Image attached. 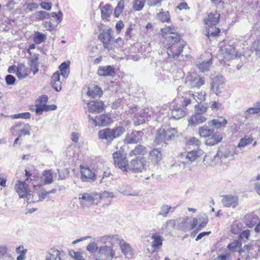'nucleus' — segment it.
Listing matches in <instances>:
<instances>
[{
    "label": "nucleus",
    "mask_w": 260,
    "mask_h": 260,
    "mask_svg": "<svg viewBox=\"0 0 260 260\" xmlns=\"http://www.w3.org/2000/svg\"><path fill=\"white\" fill-rule=\"evenodd\" d=\"M177 98L180 100L182 106L186 107L191 103L192 100H194L198 104H201L205 100V93L201 91L193 93L191 91H184L183 87L179 86Z\"/></svg>",
    "instance_id": "obj_1"
},
{
    "label": "nucleus",
    "mask_w": 260,
    "mask_h": 260,
    "mask_svg": "<svg viewBox=\"0 0 260 260\" xmlns=\"http://www.w3.org/2000/svg\"><path fill=\"white\" fill-rule=\"evenodd\" d=\"M167 54L169 58L178 56L185 45L184 41H181L180 35L174 34V36L166 38Z\"/></svg>",
    "instance_id": "obj_2"
},
{
    "label": "nucleus",
    "mask_w": 260,
    "mask_h": 260,
    "mask_svg": "<svg viewBox=\"0 0 260 260\" xmlns=\"http://www.w3.org/2000/svg\"><path fill=\"white\" fill-rule=\"evenodd\" d=\"M125 128L122 126H116L114 128H106L98 132L100 139L105 141L108 144L116 138L119 137L125 132Z\"/></svg>",
    "instance_id": "obj_3"
},
{
    "label": "nucleus",
    "mask_w": 260,
    "mask_h": 260,
    "mask_svg": "<svg viewBox=\"0 0 260 260\" xmlns=\"http://www.w3.org/2000/svg\"><path fill=\"white\" fill-rule=\"evenodd\" d=\"M126 172H132L134 173H140L144 169L146 160L142 156H134L129 157Z\"/></svg>",
    "instance_id": "obj_4"
},
{
    "label": "nucleus",
    "mask_w": 260,
    "mask_h": 260,
    "mask_svg": "<svg viewBox=\"0 0 260 260\" xmlns=\"http://www.w3.org/2000/svg\"><path fill=\"white\" fill-rule=\"evenodd\" d=\"M113 158L115 167L121 169L123 172L127 171V165L128 160L126 154L123 151L118 150L113 153Z\"/></svg>",
    "instance_id": "obj_5"
},
{
    "label": "nucleus",
    "mask_w": 260,
    "mask_h": 260,
    "mask_svg": "<svg viewBox=\"0 0 260 260\" xmlns=\"http://www.w3.org/2000/svg\"><path fill=\"white\" fill-rule=\"evenodd\" d=\"M185 83L191 89L193 88H200L205 84V80L197 74L192 73L187 75L185 78Z\"/></svg>",
    "instance_id": "obj_6"
},
{
    "label": "nucleus",
    "mask_w": 260,
    "mask_h": 260,
    "mask_svg": "<svg viewBox=\"0 0 260 260\" xmlns=\"http://www.w3.org/2000/svg\"><path fill=\"white\" fill-rule=\"evenodd\" d=\"M99 194L96 192H83L79 194V200L81 205L89 207L98 200Z\"/></svg>",
    "instance_id": "obj_7"
},
{
    "label": "nucleus",
    "mask_w": 260,
    "mask_h": 260,
    "mask_svg": "<svg viewBox=\"0 0 260 260\" xmlns=\"http://www.w3.org/2000/svg\"><path fill=\"white\" fill-rule=\"evenodd\" d=\"M89 121H91L95 126H106L110 124L112 120L110 116L107 114H101L100 116L93 118L91 115H88Z\"/></svg>",
    "instance_id": "obj_8"
},
{
    "label": "nucleus",
    "mask_w": 260,
    "mask_h": 260,
    "mask_svg": "<svg viewBox=\"0 0 260 260\" xmlns=\"http://www.w3.org/2000/svg\"><path fill=\"white\" fill-rule=\"evenodd\" d=\"M15 189L18 194L19 198H27L29 200L30 197V191L28 185L25 181L18 180L15 185Z\"/></svg>",
    "instance_id": "obj_9"
},
{
    "label": "nucleus",
    "mask_w": 260,
    "mask_h": 260,
    "mask_svg": "<svg viewBox=\"0 0 260 260\" xmlns=\"http://www.w3.org/2000/svg\"><path fill=\"white\" fill-rule=\"evenodd\" d=\"M98 253L100 260L111 259L115 255L112 246L106 245L100 246Z\"/></svg>",
    "instance_id": "obj_10"
},
{
    "label": "nucleus",
    "mask_w": 260,
    "mask_h": 260,
    "mask_svg": "<svg viewBox=\"0 0 260 260\" xmlns=\"http://www.w3.org/2000/svg\"><path fill=\"white\" fill-rule=\"evenodd\" d=\"M144 133L140 131H133L131 133H127L125 137L124 142L127 144H137L143 138Z\"/></svg>",
    "instance_id": "obj_11"
},
{
    "label": "nucleus",
    "mask_w": 260,
    "mask_h": 260,
    "mask_svg": "<svg viewBox=\"0 0 260 260\" xmlns=\"http://www.w3.org/2000/svg\"><path fill=\"white\" fill-rule=\"evenodd\" d=\"M88 110L89 112L99 113L105 110L104 102L101 100H93L87 104Z\"/></svg>",
    "instance_id": "obj_12"
},
{
    "label": "nucleus",
    "mask_w": 260,
    "mask_h": 260,
    "mask_svg": "<svg viewBox=\"0 0 260 260\" xmlns=\"http://www.w3.org/2000/svg\"><path fill=\"white\" fill-rule=\"evenodd\" d=\"M212 80L211 88L213 92L217 95L220 92V89L223 88V84L225 82V80L221 75H217L213 77Z\"/></svg>",
    "instance_id": "obj_13"
},
{
    "label": "nucleus",
    "mask_w": 260,
    "mask_h": 260,
    "mask_svg": "<svg viewBox=\"0 0 260 260\" xmlns=\"http://www.w3.org/2000/svg\"><path fill=\"white\" fill-rule=\"evenodd\" d=\"M221 202L226 207L235 208L239 203V198L237 196L225 195L222 197Z\"/></svg>",
    "instance_id": "obj_14"
},
{
    "label": "nucleus",
    "mask_w": 260,
    "mask_h": 260,
    "mask_svg": "<svg viewBox=\"0 0 260 260\" xmlns=\"http://www.w3.org/2000/svg\"><path fill=\"white\" fill-rule=\"evenodd\" d=\"M12 129L17 132L19 137L30 135V126L28 124L18 123L12 127Z\"/></svg>",
    "instance_id": "obj_15"
},
{
    "label": "nucleus",
    "mask_w": 260,
    "mask_h": 260,
    "mask_svg": "<svg viewBox=\"0 0 260 260\" xmlns=\"http://www.w3.org/2000/svg\"><path fill=\"white\" fill-rule=\"evenodd\" d=\"M111 32L112 30L109 28L100 34V38L102 41L104 47L108 50L111 49V47H109V43L114 39Z\"/></svg>",
    "instance_id": "obj_16"
},
{
    "label": "nucleus",
    "mask_w": 260,
    "mask_h": 260,
    "mask_svg": "<svg viewBox=\"0 0 260 260\" xmlns=\"http://www.w3.org/2000/svg\"><path fill=\"white\" fill-rule=\"evenodd\" d=\"M82 181L84 182H91L95 181L96 175L89 168H84L81 171Z\"/></svg>",
    "instance_id": "obj_17"
},
{
    "label": "nucleus",
    "mask_w": 260,
    "mask_h": 260,
    "mask_svg": "<svg viewBox=\"0 0 260 260\" xmlns=\"http://www.w3.org/2000/svg\"><path fill=\"white\" fill-rule=\"evenodd\" d=\"M97 74L100 76H111L115 74L113 67L111 66H100L97 71Z\"/></svg>",
    "instance_id": "obj_18"
},
{
    "label": "nucleus",
    "mask_w": 260,
    "mask_h": 260,
    "mask_svg": "<svg viewBox=\"0 0 260 260\" xmlns=\"http://www.w3.org/2000/svg\"><path fill=\"white\" fill-rule=\"evenodd\" d=\"M206 120V118L202 114L196 113L188 119V125L195 126L203 123Z\"/></svg>",
    "instance_id": "obj_19"
},
{
    "label": "nucleus",
    "mask_w": 260,
    "mask_h": 260,
    "mask_svg": "<svg viewBox=\"0 0 260 260\" xmlns=\"http://www.w3.org/2000/svg\"><path fill=\"white\" fill-rule=\"evenodd\" d=\"M87 94L92 98H100L103 94V90L97 85H92L88 88Z\"/></svg>",
    "instance_id": "obj_20"
},
{
    "label": "nucleus",
    "mask_w": 260,
    "mask_h": 260,
    "mask_svg": "<svg viewBox=\"0 0 260 260\" xmlns=\"http://www.w3.org/2000/svg\"><path fill=\"white\" fill-rule=\"evenodd\" d=\"M147 148L145 146L138 145L133 150L130 151L128 156L129 157H133L138 156V155H144L147 153Z\"/></svg>",
    "instance_id": "obj_21"
},
{
    "label": "nucleus",
    "mask_w": 260,
    "mask_h": 260,
    "mask_svg": "<svg viewBox=\"0 0 260 260\" xmlns=\"http://www.w3.org/2000/svg\"><path fill=\"white\" fill-rule=\"evenodd\" d=\"M235 151L231 150L230 149H225L223 150H219L217 154L215 155L214 158L216 157H219L221 161L230 157L231 156H233L235 154Z\"/></svg>",
    "instance_id": "obj_22"
},
{
    "label": "nucleus",
    "mask_w": 260,
    "mask_h": 260,
    "mask_svg": "<svg viewBox=\"0 0 260 260\" xmlns=\"http://www.w3.org/2000/svg\"><path fill=\"white\" fill-rule=\"evenodd\" d=\"M222 139V137L220 133H213V134L207 139L206 144L207 145L213 146L219 143Z\"/></svg>",
    "instance_id": "obj_23"
},
{
    "label": "nucleus",
    "mask_w": 260,
    "mask_h": 260,
    "mask_svg": "<svg viewBox=\"0 0 260 260\" xmlns=\"http://www.w3.org/2000/svg\"><path fill=\"white\" fill-rule=\"evenodd\" d=\"M149 156L153 164H158L162 158L161 152L159 149L154 148L150 152Z\"/></svg>",
    "instance_id": "obj_24"
},
{
    "label": "nucleus",
    "mask_w": 260,
    "mask_h": 260,
    "mask_svg": "<svg viewBox=\"0 0 260 260\" xmlns=\"http://www.w3.org/2000/svg\"><path fill=\"white\" fill-rule=\"evenodd\" d=\"M219 18L220 14L217 12L211 13L208 15V18L205 20V23L208 26H215L218 23Z\"/></svg>",
    "instance_id": "obj_25"
},
{
    "label": "nucleus",
    "mask_w": 260,
    "mask_h": 260,
    "mask_svg": "<svg viewBox=\"0 0 260 260\" xmlns=\"http://www.w3.org/2000/svg\"><path fill=\"white\" fill-rule=\"evenodd\" d=\"M259 218L257 215L251 213L245 216V223L249 228H252L258 221Z\"/></svg>",
    "instance_id": "obj_26"
},
{
    "label": "nucleus",
    "mask_w": 260,
    "mask_h": 260,
    "mask_svg": "<svg viewBox=\"0 0 260 260\" xmlns=\"http://www.w3.org/2000/svg\"><path fill=\"white\" fill-rule=\"evenodd\" d=\"M188 218H179L176 219V229L181 231H187L189 229Z\"/></svg>",
    "instance_id": "obj_27"
},
{
    "label": "nucleus",
    "mask_w": 260,
    "mask_h": 260,
    "mask_svg": "<svg viewBox=\"0 0 260 260\" xmlns=\"http://www.w3.org/2000/svg\"><path fill=\"white\" fill-rule=\"evenodd\" d=\"M16 75L19 79L25 78L28 76L27 70L24 64L20 63L18 64Z\"/></svg>",
    "instance_id": "obj_28"
},
{
    "label": "nucleus",
    "mask_w": 260,
    "mask_h": 260,
    "mask_svg": "<svg viewBox=\"0 0 260 260\" xmlns=\"http://www.w3.org/2000/svg\"><path fill=\"white\" fill-rule=\"evenodd\" d=\"M227 120L222 117H220L219 119H213L211 121L208 122L209 125L214 126L216 128H219L224 126L227 124Z\"/></svg>",
    "instance_id": "obj_29"
},
{
    "label": "nucleus",
    "mask_w": 260,
    "mask_h": 260,
    "mask_svg": "<svg viewBox=\"0 0 260 260\" xmlns=\"http://www.w3.org/2000/svg\"><path fill=\"white\" fill-rule=\"evenodd\" d=\"M212 64L211 58L207 60L202 61V62L197 61V67L202 72H205L209 70L210 67Z\"/></svg>",
    "instance_id": "obj_30"
},
{
    "label": "nucleus",
    "mask_w": 260,
    "mask_h": 260,
    "mask_svg": "<svg viewBox=\"0 0 260 260\" xmlns=\"http://www.w3.org/2000/svg\"><path fill=\"white\" fill-rule=\"evenodd\" d=\"M60 252L58 250L51 248L46 255L45 260H61Z\"/></svg>",
    "instance_id": "obj_31"
},
{
    "label": "nucleus",
    "mask_w": 260,
    "mask_h": 260,
    "mask_svg": "<svg viewBox=\"0 0 260 260\" xmlns=\"http://www.w3.org/2000/svg\"><path fill=\"white\" fill-rule=\"evenodd\" d=\"M201 150H192L187 153L186 158L190 162L194 161L197 158L199 157L202 154Z\"/></svg>",
    "instance_id": "obj_32"
},
{
    "label": "nucleus",
    "mask_w": 260,
    "mask_h": 260,
    "mask_svg": "<svg viewBox=\"0 0 260 260\" xmlns=\"http://www.w3.org/2000/svg\"><path fill=\"white\" fill-rule=\"evenodd\" d=\"M172 116L174 119L178 120L186 115V112L180 108H175L172 110Z\"/></svg>",
    "instance_id": "obj_33"
},
{
    "label": "nucleus",
    "mask_w": 260,
    "mask_h": 260,
    "mask_svg": "<svg viewBox=\"0 0 260 260\" xmlns=\"http://www.w3.org/2000/svg\"><path fill=\"white\" fill-rule=\"evenodd\" d=\"M213 132L214 129L210 128L207 125H204L199 128V134L202 137H209Z\"/></svg>",
    "instance_id": "obj_34"
},
{
    "label": "nucleus",
    "mask_w": 260,
    "mask_h": 260,
    "mask_svg": "<svg viewBox=\"0 0 260 260\" xmlns=\"http://www.w3.org/2000/svg\"><path fill=\"white\" fill-rule=\"evenodd\" d=\"M122 252L127 257H131L133 255L132 249L131 246L124 241L122 242L120 245Z\"/></svg>",
    "instance_id": "obj_35"
},
{
    "label": "nucleus",
    "mask_w": 260,
    "mask_h": 260,
    "mask_svg": "<svg viewBox=\"0 0 260 260\" xmlns=\"http://www.w3.org/2000/svg\"><path fill=\"white\" fill-rule=\"evenodd\" d=\"M101 11L102 18L103 19H107L111 16L113 12V8L110 4H106L101 8Z\"/></svg>",
    "instance_id": "obj_36"
},
{
    "label": "nucleus",
    "mask_w": 260,
    "mask_h": 260,
    "mask_svg": "<svg viewBox=\"0 0 260 260\" xmlns=\"http://www.w3.org/2000/svg\"><path fill=\"white\" fill-rule=\"evenodd\" d=\"M164 135L165 137L166 144H168V142L176 137V131L175 128H169L167 130L164 129Z\"/></svg>",
    "instance_id": "obj_37"
},
{
    "label": "nucleus",
    "mask_w": 260,
    "mask_h": 260,
    "mask_svg": "<svg viewBox=\"0 0 260 260\" xmlns=\"http://www.w3.org/2000/svg\"><path fill=\"white\" fill-rule=\"evenodd\" d=\"M59 69L60 72V75L66 79L70 73L69 63L66 62H62L59 66Z\"/></svg>",
    "instance_id": "obj_38"
},
{
    "label": "nucleus",
    "mask_w": 260,
    "mask_h": 260,
    "mask_svg": "<svg viewBox=\"0 0 260 260\" xmlns=\"http://www.w3.org/2000/svg\"><path fill=\"white\" fill-rule=\"evenodd\" d=\"M42 175L44 184H49L53 182V174L51 170H45Z\"/></svg>",
    "instance_id": "obj_39"
},
{
    "label": "nucleus",
    "mask_w": 260,
    "mask_h": 260,
    "mask_svg": "<svg viewBox=\"0 0 260 260\" xmlns=\"http://www.w3.org/2000/svg\"><path fill=\"white\" fill-rule=\"evenodd\" d=\"M176 29L174 26H172L170 27H166L165 28H163L161 29V31L162 32V34L164 37H165V38L166 39L168 37H171V36H174V34L175 35H179L177 33H176L175 31Z\"/></svg>",
    "instance_id": "obj_40"
},
{
    "label": "nucleus",
    "mask_w": 260,
    "mask_h": 260,
    "mask_svg": "<svg viewBox=\"0 0 260 260\" xmlns=\"http://www.w3.org/2000/svg\"><path fill=\"white\" fill-rule=\"evenodd\" d=\"M225 53L229 55L230 58L236 56L237 52L234 44L226 45L223 49Z\"/></svg>",
    "instance_id": "obj_41"
},
{
    "label": "nucleus",
    "mask_w": 260,
    "mask_h": 260,
    "mask_svg": "<svg viewBox=\"0 0 260 260\" xmlns=\"http://www.w3.org/2000/svg\"><path fill=\"white\" fill-rule=\"evenodd\" d=\"M165 142L166 143L165 137L164 135V129L159 128L157 132L156 138L155 139V143L156 144H160L161 143Z\"/></svg>",
    "instance_id": "obj_42"
},
{
    "label": "nucleus",
    "mask_w": 260,
    "mask_h": 260,
    "mask_svg": "<svg viewBox=\"0 0 260 260\" xmlns=\"http://www.w3.org/2000/svg\"><path fill=\"white\" fill-rule=\"evenodd\" d=\"M253 141V138L251 137L245 136L244 138H241L239 143L237 146V147L242 148L252 143Z\"/></svg>",
    "instance_id": "obj_43"
},
{
    "label": "nucleus",
    "mask_w": 260,
    "mask_h": 260,
    "mask_svg": "<svg viewBox=\"0 0 260 260\" xmlns=\"http://www.w3.org/2000/svg\"><path fill=\"white\" fill-rule=\"evenodd\" d=\"M242 228V223L240 221L236 220L231 224V231L234 234H238L241 232Z\"/></svg>",
    "instance_id": "obj_44"
},
{
    "label": "nucleus",
    "mask_w": 260,
    "mask_h": 260,
    "mask_svg": "<svg viewBox=\"0 0 260 260\" xmlns=\"http://www.w3.org/2000/svg\"><path fill=\"white\" fill-rule=\"evenodd\" d=\"M157 16L162 22H169L170 20V14L168 11H163L161 9V11L158 13Z\"/></svg>",
    "instance_id": "obj_45"
},
{
    "label": "nucleus",
    "mask_w": 260,
    "mask_h": 260,
    "mask_svg": "<svg viewBox=\"0 0 260 260\" xmlns=\"http://www.w3.org/2000/svg\"><path fill=\"white\" fill-rule=\"evenodd\" d=\"M124 8V0H120L114 9V15L118 18L122 12Z\"/></svg>",
    "instance_id": "obj_46"
},
{
    "label": "nucleus",
    "mask_w": 260,
    "mask_h": 260,
    "mask_svg": "<svg viewBox=\"0 0 260 260\" xmlns=\"http://www.w3.org/2000/svg\"><path fill=\"white\" fill-rule=\"evenodd\" d=\"M46 39L45 34L37 31L35 32L34 41L36 44H40L44 42Z\"/></svg>",
    "instance_id": "obj_47"
},
{
    "label": "nucleus",
    "mask_w": 260,
    "mask_h": 260,
    "mask_svg": "<svg viewBox=\"0 0 260 260\" xmlns=\"http://www.w3.org/2000/svg\"><path fill=\"white\" fill-rule=\"evenodd\" d=\"M210 28L208 29L206 35L209 37H216L219 36L220 30L219 28L215 26H209Z\"/></svg>",
    "instance_id": "obj_48"
},
{
    "label": "nucleus",
    "mask_w": 260,
    "mask_h": 260,
    "mask_svg": "<svg viewBox=\"0 0 260 260\" xmlns=\"http://www.w3.org/2000/svg\"><path fill=\"white\" fill-rule=\"evenodd\" d=\"M256 104L257 106L255 107L250 108L246 111L245 114L246 119L249 118L250 114H255L260 112V103L257 102Z\"/></svg>",
    "instance_id": "obj_49"
},
{
    "label": "nucleus",
    "mask_w": 260,
    "mask_h": 260,
    "mask_svg": "<svg viewBox=\"0 0 260 260\" xmlns=\"http://www.w3.org/2000/svg\"><path fill=\"white\" fill-rule=\"evenodd\" d=\"M146 0H134L133 4V8L136 11H140L143 9Z\"/></svg>",
    "instance_id": "obj_50"
},
{
    "label": "nucleus",
    "mask_w": 260,
    "mask_h": 260,
    "mask_svg": "<svg viewBox=\"0 0 260 260\" xmlns=\"http://www.w3.org/2000/svg\"><path fill=\"white\" fill-rule=\"evenodd\" d=\"M176 219H170L167 220L165 224L163 225V230H165L166 231V232H168V231L171 230L172 229H176Z\"/></svg>",
    "instance_id": "obj_51"
},
{
    "label": "nucleus",
    "mask_w": 260,
    "mask_h": 260,
    "mask_svg": "<svg viewBox=\"0 0 260 260\" xmlns=\"http://www.w3.org/2000/svg\"><path fill=\"white\" fill-rule=\"evenodd\" d=\"M96 240L97 241V243H98L99 244H104V245H105L109 243H111V235H106L98 237Z\"/></svg>",
    "instance_id": "obj_52"
},
{
    "label": "nucleus",
    "mask_w": 260,
    "mask_h": 260,
    "mask_svg": "<svg viewBox=\"0 0 260 260\" xmlns=\"http://www.w3.org/2000/svg\"><path fill=\"white\" fill-rule=\"evenodd\" d=\"M35 17L38 20L47 19L50 17V14L44 11L36 12L35 14Z\"/></svg>",
    "instance_id": "obj_53"
},
{
    "label": "nucleus",
    "mask_w": 260,
    "mask_h": 260,
    "mask_svg": "<svg viewBox=\"0 0 260 260\" xmlns=\"http://www.w3.org/2000/svg\"><path fill=\"white\" fill-rule=\"evenodd\" d=\"M172 209H173L172 207L169 205L166 204L162 205L160 207L158 215L162 216L163 217H167L169 211Z\"/></svg>",
    "instance_id": "obj_54"
},
{
    "label": "nucleus",
    "mask_w": 260,
    "mask_h": 260,
    "mask_svg": "<svg viewBox=\"0 0 260 260\" xmlns=\"http://www.w3.org/2000/svg\"><path fill=\"white\" fill-rule=\"evenodd\" d=\"M153 241L152 242V246L154 248H157L162 245V237L160 236L153 235L152 237Z\"/></svg>",
    "instance_id": "obj_55"
},
{
    "label": "nucleus",
    "mask_w": 260,
    "mask_h": 260,
    "mask_svg": "<svg viewBox=\"0 0 260 260\" xmlns=\"http://www.w3.org/2000/svg\"><path fill=\"white\" fill-rule=\"evenodd\" d=\"M98 243L95 241L90 242L86 246V250L90 253L98 252L99 247L98 246Z\"/></svg>",
    "instance_id": "obj_56"
},
{
    "label": "nucleus",
    "mask_w": 260,
    "mask_h": 260,
    "mask_svg": "<svg viewBox=\"0 0 260 260\" xmlns=\"http://www.w3.org/2000/svg\"><path fill=\"white\" fill-rule=\"evenodd\" d=\"M207 108L208 106L206 103L202 104V103L198 104L195 106L196 113H200V114H202L207 111Z\"/></svg>",
    "instance_id": "obj_57"
},
{
    "label": "nucleus",
    "mask_w": 260,
    "mask_h": 260,
    "mask_svg": "<svg viewBox=\"0 0 260 260\" xmlns=\"http://www.w3.org/2000/svg\"><path fill=\"white\" fill-rule=\"evenodd\" d=\"M242 243L239 240H235L228 246V248L232 251H237L241 247Z\"/></svg>",
    "instance_id": "obj_58"
},
{
    "label": "nucleus",
    "mask_w": 260,
    "mask_h": 260,
    "mask_svg": "<svg viewBox=\"0 0 260 260\" xmlns=\"http://www.w3.org/2000/svg\"><path fill=\"white\" fill-rule=\"evenodd\" d=\"M111 244L112 245H113L115 244H117L120 245L122 242L124 241V240L121 239L120 237H119L117 235H111Z\"/></svg>",
    "instance_id": "obj_59"
},
{
    "label": "nucleus",
    "mask_w": 260,
    "mask_h": 260,
    "mask_svg": "<svg viewBox=\"0 0 260 260\" xmlns=\"http://www.w3.org/2000/svg\"><path fill=\"white\" fill-rule=\"evenodd\" d=\"M29 66H30V69L33 72V74L35 75L38 71V63L36 59H31L30 61Z\"/></svg>",
    "instance_id": "obj_60"
},
{
    "label": "nucleus",
    "mask_w": 260,
    "mask_h": 260,
    "mask_svg": "<svg viewBox=\"0 0 260 260\" xmlns=\"http://www.w3.org/2000/svg\"><path fill=\"white\" fill-rule=\"evenodd\" d=\"M208 222V218L206 214H204L203 217V220L202 222L199 224V225L197 228V230L198 231H201L203 228L205 227Z\"/></svg>",
    "instance_id": "obj_61"
},
{
    "label": "nucleus",
    "mask_w": 260,
    "mask_h": 260,
    "mask_svg": "<svg viewBox=\"0 0 260 260\" xmlns=\"http://www.w3.org/2000/svg\"><path fill=\"white\" fill-rule=\"evenodd\" d=\"M70 255L76 260H84L81 253L78 251H71L70 252Z\"/></svg>",
    "instance_id": "obj_62"
},
{
    "label": "nucleus",
    "mask_w": 260,
    "mask_h": 260,
    "mask_svg": "<svg viewBox=\"0 0 260 260\" xmlns=\"http://www.w3.org/2000/svg\"><path fill=\"white\" fill-rule=\"evenodd\" d=\"M50 16L55 18L57 21V23H59L62 20V13L61 11H59L58 14L55 12H52L51 14H50Z\"/></svg>",
    "instance_id": "obj_63"
},
{
    "label": "nucleus",
    "mask_w": 260,
    "mask_h": 260,
    "mask_svg": "<svg viewBox=\"0 0 260 260\" xmlns=\"http://www.w3.org/2000/svg\"><path fill=\"white\" fill-rule=\"evenodd\" d=\"M9 253L8 252V248L6 246H0V260L4 258Z\"/></svg>",
    "instance_id": "obj_64"
}]
</instances>
